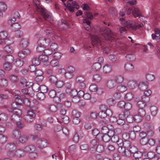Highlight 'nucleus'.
Returning a JSON list of instances; mask_svg holds the SVG:
<instances>
[{
	"label": "nucleus",
	"instance_id": "obj_1",
	"mask_svg": "<svg viewBox=\"0 0 160 160\" xmlns=\"http://www.w3.org/2000/svg\"><path fill=\"white\" fill-rule=\"evenodd\" d=\"M99 32H96L94 34H90L89 37L92 41L93 46L97 47L98 48H101L104 44V42L100 34L106 39L109 41H112L114 37L112 33V31H98Z\"/></svg>",
	"mask_w": 160,
	"mask_h": 160
},
{
	"label": "nucleus",
	"instance_id": "obj_2",
	"mask_svg": "<svg viewBox=\"0 0 160 160\" xmlns=\"http://www.w3.org/2000/svg\"><path fill=\"white\" fill-rule=\"evenodd\" d=\"M18 145L13 143L7 144L5 148L6 151L7 155L9 157L16 156L18 158H20L24 156L25 152L24 149H18Z\"/></svg>",
	"mask_w": 160,
	"mask_h": 160
},
{
	"label": "nucleus",
	"instance_id": "obj_3",
	"mask_svg": "<svg viewBox=\"0 0 160 160\" xmlns=\"http://www.w3.org/2000/svg\"><path fill=\"white\" fill-rule=\"evenodd\" d=\"M119 147L118 151L122 157L124 158H129L131 156V154L129 151V149L131 147V142L128 141H122V142L119 144Z\"/></svg>",
	"mask_w": 160,
	"mask_h": 160
},
{
	"label": "nucleus",
	"instance_id": "obj_4",
	"mask_svg": "<svg viewBox=\"0 0 160 160\" xmlns=\"http://www.w3.org/2000/svg\"><path fill=\"white\" fill-rule=\"evenodd\" d=\"M122 20V22L124 25V26L128 28H130L132 30H136L139 29L143 27V25L141 22L136 23L130 20H125L123 18H120V20Z\"/></svg>",
	"mask_w": 160,
	"mask_h": 160
},
{
	"label": "nucleus",
	"instance_id": "obj_5",
	"mask_svg": "<svg viewBox=\"0 0 160 160\" xmlns=\"http://www.w3.org/2000/svg\"><path fill=\"white\" fill-rule=\"evenodd\" d=\"M100 111L98 113V116L102 119H104L108 117L109 118L110 116H112V112L108 107L105 105H102L100 107Z\"/></svg>",
	"mask_w": 160,
	"mask_h": 160
},
{
	"label": "nucleus",
	"instance_id": "obj_6",
	"mask_svg": "<svg viewBox=\"0 0 160 160\" xmlns=\"http://www.w3.org/2000/svg\"><path fill=\"white\" fill-rule=\"evenodd\" d=\"M11 93L14 95V98L15 99V101L12 102L11 104V107L13 108V110H14L16 109V108H18L22 103V100L21 96L16 95V94L19 95L20 93L21 94L19 91L17 90L14 91H12L11 92Z\"/></svg>",
	"mask_w": 160,
	"mask_h": 160
},
{
	"label": "nucleus",
	"instance_id": "obj_7",
	"mask_svg": "<svg viewBox=\"0 0 160 160\" xmlns=\"http://www.w3.org/2000/svg\"><path fill=\"white\" fill-rule=\"evenodd\" d=\"M33 107H31L30 109L27 111V114L23 117V119L27 122H32L36 116L35 113L33 111Z\"/></svg>",
	"mask_w": 160,
	"mask_h": 160
},
{
	"label": "nucleus",
	"instance_id": "obj_8",
	"mask_svg": "<svg viewBox=\"0 0 160 160\" xmlns=\"http://www.w3.org/2000/svg\"><path fill=\"white\" fill-rule=\"evenodd\" d=\"M9 112H12L10 119L13 122H16L19 120H20L21 116L22 115V112L21 110L19 109H15L11 110H8Z\"/></svg>",
	"mask_w": 160,
	"mask_h": 160
},
{
	"label": "nucleus",
	"instance_id": "obj_9",
	"mask_svg": "<svg viewBox=\"0 0 160 160\" xmlns=\"http://www.w3.org/2000/svg\"><path fill=\"white\" fill-rule=\"evenodd\" d=\"M149 100V98L145 97L142 96L141 98H136L135 99V101L137 102L136 105L140 108H142L145 107L147 104Z\"/></svg>",
	"mask_w": 160,
	"mask_h": 160
},
{
	"label": "nucleus",
	"instance_id": "obj_10",
	"mask_svg": "<svg viewBox=\"0 0 160 160\" xmlns=\"http://www.w3.org/2000/svg\"><path fill=\"white\" fill-rule=\"evenodd\" d=\"M38 12L45 20L49 21L51 19V14L43 7H40L38 8Z\"/></svg>",
	"mask_w": 160,
	"mask_h": 160
},
{
	"label": "nucleus",
	"instance_id": "obj_11",
	"mask_svg": "<svg viewBox=\"0 0 160 160\" xmlns=\"http://www.w3.org/2000/svg\"><path fill=\"white\" fill-rule=\"evenodd\" d=\"M85 79L82 76H79L77 77L76 79L77 84L78 87L81 89H83L86 87V85L84 81Z\"/></svg>",
	"mask_w": 160,
	"mask_h": 160
},
{
	"label": "nucleus",
	"instance_id": "obj_12",
	"mask_svg": "<svg viewBox=\"0 0 160 160\" xmlns=\"http://www.w3.org/2000/svg\"><path fill=\"white\" fill-rule=\"evenodd\" d=\"M51 42V41L49 38L44 37H39L38 42V44L46 46L49 45Z\"/></svg>",
	"mask_w": 160,
	"mask_h": 160
},
{
	"label": "nucleus",
	"instance_id": "obj_13",
	"mask_svg": "<svg viewBox=\"0 0 160 160\" xmlns=\"http://www.w3.org/2000/svg\"><path fill=\"white\" fill-rule=\"evenodd\" d=\"M148 82L146 81L140 82L138 84V89L141 91H144L148 88Z\"/></svg>",
	"mask_w": 160,
	"mask_h": 160
},
{
	"label": "nucleus",
	"instance_id": "obj_14",
	"mask_svg": "<svg viewBox=\"0 0 160 160\" xmlns=\"http://www.w3.org/2000/svg\"><path fill=\"white\" fill-rule=\"evenodd\" d=\"M48 144L47 140L44 138L41 139L38 141L37 146L40 148H42L46 147Z\"/></svg>",
	"mask_w": 160,
	"mask_h": 160
},
{
	"label": "nucleus",
	"instance_id": "obj_15",
	"mask_svg": "<svg viewBox=\"0 0 160 160\" xmlns=\"http://www.w3.org/2000/svg\"><path fill=\"white\" fill-rule=\"evenodd\" d=\"M117 85L115 81L113 79H110L107 82L106 86L109 89H112L115 88Z\"/></svg>",
	"mask_w": 160,
	"mask_h": 160
},
{
	"label": "nucleus",
	"instance_id": "obj_16",
	"mask_svg": "<svg viewBox=\"0 0 160 160\" xmlns=\"http://www.w3.org/2000/svg\"><path fill=\"white\" fill-rule=\"evenodd\" d=\"M57 110V107L54 105H50L48 106L46 112L48 114H50L52 113H54Z\"/></svg>",
	"mask_w": 160,
	"mask_h": 160
},
{
	"label": "nucleus",
	"instance_id": "obj_17",
	"mask_svg": "<svg viewBox=\"0 0 160 160\" xmlns=\"http://www.w3.org/2000/svg\"><path fill=\"white\" fill-rule=\"evenodd\" d=\"M35 147L32 145H28L26 146L24 148V151L25 152L29 153L33 152L35 151Z\"/></svg>",
	"mask_w": 160,
	"mask_h": 160
},
{
	"label": "nucleus",
	"instance_id": "obj_18",
	"mask_svg": "<svg viewBox=\"0 0 160 160\" xmlns=\"http://www.w3.org/2000/svg\"><path fill=\"white\" fill-rule=\"evenodd\" d=\"M125 70L129 72H132L134 70V68L133 65L130 63H127L124 65Z\"/></svg>",
	"mask_w": 160,
	"mask_h": 160
},
{
	"label": "nucleus",
	"instance_id": "obj_19",
	"mask_svg": "<svg viewBox=\"0 0 160 160\" xmlns=\"http://www.w3.org/2000/svg\"><path fill=\"white\" fill-rule=\"evenodd\" d=\"M114 134V133L112 134L111 140L112 142L116 143L119 146V143L122 142V140L121 139H119L118 135Z\"/></svg>",
	"mask_w": 160,
	"mask_h": 160
},
{
	"label": "nucleus",
	"instance_id": "obj_20",
	"mask_svg": "<svg viewBox=\"0 0 160 160\" xmlns=\"http://www.w3.org/2000/svg\"><path fill=\"white\" fill-rule=\"evenodd\" d=\"M21 135V132L18 130H14L12 131V137L13 138L18 139Z\"/></svg>",
	"mask_w": 160,
	"mask_h": 160
},
{
	"label": "nucleus",
	"instance_id": "obj_21",
	"mask_svg": "<svg viewBox=\"0 0 160 160\" xmlns=\"http://www.w3.org/2000/svg\"><path fill=\"white\" fill-rule=\"evenodd\" d=\"M39 59L40 61L42 62L44 65H47L48 60V57L45 55H40L39 57Z\"/></svg>",
	"mask_w": 160,
	"mask_h": 160
},
{
	"label": "nucleus",
	"instance_id": "obj_22",
	"mask_svg": "<svg viewBox=\"0 0 160 160\" xmlns=\"http://www.w3.org/2000/svg\"><path fill=\"white\" fill-rule=\"evenodd\" d=\"M112 70V66L111 65L107 64L103 67V72L104 73L107 74L109 73Z\"/></svg>",
	"mask_w": 160,
	"mask_h": 160
},
{
	"label": "nucleus",
	"instance_id": "obj_23",
	"mask_svg": "<svg viewBox=\"0 0 160 160\" xmlns=\"http://www.w3.org/2000/svg\"><path fill=\"white\" fill-rule=\"evenodd\" d=\"M19 141H15L13 142L15 144L17 143L18 145V144L20 143V142H21L22 143H24L26 142L28 140V137L27 136L25 135H23L22 136H21L19 138Z\"/></svg>",
	"mask_w": 160,
	"mask_h": 160
},
{
	"label": "nucleus",
	"instance_id": "obj_24",
	"mask_svg": "<svg viewBox=\"0 0 160 160\" xmlns=\"http://www.w3.org/2000/svg\"><path fill=\"white\" fill-rule=\"evenodd\" d=\"M3 51L6 53L10 54L13 52V48L11 45H6L4 47Z\"/></svg>",
	"mask_w": 160,
	"mask_h": 160
},
{
	"label": "nucleus",
	"instance_id": "obj_25",
	"mask_svg": "<svg viewBox=\"0 0 160 160\" xmlns=\"http://www.w3.org/2000/svg\"><path fill=\"white\" fill-rule=\"evenodd\" d=\"M125 57L127 60L129 61H134L136 59V56L133 53H128Z\"/></svg>",
	"mask_w": 160,
	"mask_h": 160
},
{
	"label": "nucleus",
	"instance_id": "obj_26",
	"mask_svg": "<svg viewBox=\"0 0 160 160\" xmlns=\"http://www.w3.org/2000/svg\"><path fill=\"white\" fill-rule=\"evenodd\" d=\"M8 119V117L6 114L2 113L0 114V122L5 123Z\"/></svg>",
	"mask_w": 160,
	"mask_h": 160
},
{
	"label": "nucleus",
	"instance_id": "obj_27",
	"mask_svg": "<svg viewBox=\"0 0 160 160\" xmlns=\"http://www.w3.org/2000/svg\"><path fill=\"white\" fill-rule=\"evenodd\" d=\"M128 87L130 89H133L137 85V82L136 80L129 81L127 84Z\"/></svg>",
	"mask_w": 160,
	"mask_h": 160
},
{
	"label": "nucleus",
	"instance_id": "obj_28",
	"mask_svg": "<svg viewBox=\"0 0 160 160\" xmlns=\"http://www.w3.org/2000/svg\"><path fill=\"white\" fill-rule=\"evenodd\" d=\"M29 44V42L27 39L23 38L20 41V47L22 48L26 47Z\"/></svg>",
	"mask_w": 160,
	"mask_h": 160
},
{
	"label": "nucleus",
	"instance_id": "obj_29",
	"mask_svg": "<svg viewBox=\"0 0 160 160\" xmlns=\"http://www.w3.org/2000/svg\"><path fill=\"white\" fill-rule=\"evenodd\" d=\"M150 110L151 115L153 116H155L157 113V107L155 105H151L150 107Z\"/></svg>",
	"mask_w": 160,
	"mask_h": 160
},
{
	"label": "nucleus",
	"instance_id": "obj_30",
	"mask_svg": "<svg viewBox=\"0 0 160 160\" xmlns=\"http://www.w3.org/2000/svg\"><path fill=\"white\" fill-rule=\"evenodd\" d=\"M57 119L58 122L60 123L61 125L63 123L65 124H67L69 122V118L67 116H62L61 121H59L58 119Z\"/></svg>",
	"mask_w": 160,
	"mask_h": 160
},
{
	"label": "nucleus",
	"instance_id": "obj_31",
	"mask_svg": "<svg viewBox=\"0 0 160 160\" xmlns=\"http://www.w3.org/2000/svg\"><path fill=\"white\" fill-rule=\"evenodd\" d=\"M154 127L153 126L151 125L149 126L146 132L147 135L148 137H151L153 135Z\"/></svg>",
	"mask_w": 160,
	"mask_h": 160
},
{
	"label": "nucleus",
	"instance_id": "obj_32",
	"mask_svg": "<svg viewBox=\"0 0 160 160\" xmlns=\"http://www.w3.org/2000/svg\"><path fill=\"white\" fill-rule=\"evenodd\" d=\"M124 77L121 75H117L115 77V79H114L116 82V83H122L124 80Z\"/></svg>",
	"mask_w": 160,
	"mask_h": 160
},
{
	"label": "nucleus",
	"instance_id": "obj_33",
	"mask_svg": "<svg viewBox=\"0 0 160 160\" xmlns=\"http://www.w3.org/2000/svg\"><path fill=\"white\" fill-rule=\"evenodd\" d=\"M155 33L152 34V37L153 39L157 41L160 39V31H155Z\"/></svg>",
	"mask_w": 160,
	"mask_h": 160
},
{
	"label": "nucleus",
	"instance_id": "obj_34",
	"mask_svg": "<svg viewBox=\"0 0 160 160\" xmlns=\"http://www.w3.org/2000/svg\"><path fill=\"white\" fill-rule=\"evenodd\" d=\"M117 90L119 92L122 93L126 91L127 90V87L124 85H120L117 88Z\"/></svg>",
	"mask_w": 160,
	"mask_h": 160
},
{
	"label": "nucleus",
	"instance_id": "obj_35",
	"mask_svg": "<svg viewBox=\"0 0 160 160\" xmlns=\"http://www.w3.org/2000/svg\"><path fill=\"white\" fill-rule=\"evenodd\" d=\"M103 140L104 142H108L111 139L112 133L103 134Z\"/></svg>",
	"mask_w": 160,
	"mask_h": 160
},
{
	"label": "nucleus",
	"instance_id": "obj_36",
	"mask_svg": "<svg viewBox=\"0 0 160 160\" xmlns=\"http://www.w3.org/2000/svg\"><path fill=\"white\" fill-rule=\"evenodd\" d=\"M101 131L103 134L108 133H112V134L114 133V132L112 131H109L108 128L106 126H103L101 128Z\"/></svg>",
	"mask_w": 160,
	"mask_h": 160
},
{
	"label": "nucleus",
	"instance_id": "obj_37",
	"mask_svg": "<svg viewBox=\"0 0 160 160\" xmlns=\"http://www.w3.org/2000/svg\"><path fill=\"white\" fill-rule=\"evenodd\" d=\"M14 64L16 67H21L23 65V62L21 59H16L15 60Z\"/></svg>",
	"mask_w": 160,
	"mask_h": 160
},
{
	"label": "nucleus",
	"instance_id": "obj_38",
	"mask_svg": "<svg viewBox=\"0 0 160 160\" xmlns=\"http://www.w3.org/2000/svg\"><path fill=\"white\" fill-rule=\"evenodd\" d=\"M34 74L37 77H40V81H42L43 79V78L42 76L43 72L41 70H37L36 71H35V72Z\"/></svg>",
	"mask_w": 160,
	"mask_h": 160
},
{
	"label": "nucleus",
	"instance_id": "obj_39",
	"mask_svg": "<svg viewBox=\"0 0 160 160\" xmlns=\"http://www.w3.org/2000/svg\"><path fill=\"white\" fill-rule=\"evenodd\" d=\"M4 59L6 62L12 63L13 61L14 58L12 55L9 54L5 57Z\"/></svg>",
	"mask_w": 160,
	"mask_h": 160
},
{
	"label": "nucleus",
	"instance_id": "obj_40",
	"mask_svg": "<svg viewBox=\"0 0 160 160\" xmlns=\"http://www.w3.org/2000/svg\"><path fill=\"white\" fill-rule=\"evenodd\" d=\"M8 81L5 79H0V86L5 87L8 86Z\"/></svg>",
	"mask_w": 160,
	"mask_h": 160
},
{
	"label": "nucleus",
	"instance_id": "obj_41",
	"mask_svg": "<svg viewBox=\"0 0 160 160\" xmlns=\"http://www.w3.org/2000/svg\"><path fill=\"white\" fill-rule=\"evenodd\" d=\"M132 13L135 17L141 16L140 14V11L139 9L137 8H135L132 11Z\"/></svg>",
	"mask_w": 160,
	"mask_h": 160
},
{
	"label": "nucleus",
	"instance_id": "obj_42",
	"mask_svg": "<svg viewBox=\"0 0 160 160\" xmlns=\"http://www.w3.org/2000/svg\"><path fill=\"white\" fill-rule=\"evenodd\" d=\"M3 66L4 68L7 71L10 70L12 68V63L7 62L4 64Z\"/></svg>",
	"mask_w": 160,
	"mask_h": 160
},
{
	"label": "nucleus",
	"instance_id": "obj_43",
	"mask_svg": "<svg viewBox=\"0 0 160 160\" xmlns=\"http://www.w3.org/2000/svg\"><path fill=\"white\" fill-rule=\"evenodd\" d=\"M137 113L143 118L145 115L146 112L144 109L141 108L138 109Z\"/></svg>",
	"mask_w": 160,
	"mask_h": 160
},
{
	"label": "nucleus",
	"instance_id": "obj_44",
	"mask_svg": "<svg viewBox=\"0 0 160 160\" xmlns=\"http://www.w3.org/2000/svg\"><path fill=\"white\" fill-rule=\"evenodd\" d=\"M101 68V64L100 63L96 62L94 63L92 66V68L94 70L98 71Z\"/></svg>",
	"mask_w": 160,
	"mask_h": 160
},
{
	"label": "nucleus",
	"instance_id": "obj_45",
	"mask_svg": "<svg viewBox=\"0 0 160 160\" xmlns=\"http://www.w3.org/2000/svg\"><path fill=\"white\" fill-rule=\"evenodd\" d=\"M49 80L50 82L53 83H55L58 80L57 77L54 74L50 76Z\"/></svg>",
	"mask_w": 160,
	"mask_h": 160
},
{
	"label": "nucleus",
	"instance_id": "obj_46",
	"mask_svg": "<svg viewBox=\"0 0 160 160\" xmlns=\"http://www.w3.org/2000/svg\"><path fill=\"white\" fill-rule=\"evenodd\" d=\"M142 118L141 116L137 113L133 116L134 121L136 122H139L141 121Z\"/></svg>",
	"mask_w": 160,
	"mask_h": 160
},
{
	"label": "nucleus",
	"instance_id": "obj_47",
	"mask_svg": "<svg viewBox=\"0 0 160 160\" xmlns=\"http://www.w3.org/2000/svg\"><path fill=\"white\" fill-rule=\"evenodd\" d=\"M37 99L39 100H42L45 98L44 93L41 92H39L36 95Z\"/></svg>",
	"mask_w": 160,
	"mask_h": 160
},
{
	"label": "nucleus",
	"instance_id": "obj_48",
	"mask_svg": "<svg viewBox=\"0 0 160 160\" xmlns=\"http://www.w3.org/2000/svg\"><path fill=\"white\" fill-rule=\"evenodd\" d=\"M38 89L40 91V92L43 93H46L48 91L47 87L44 85H42L40 87L38 86Z\"/></svg>",
	"mask_w": 160,
	"mask_h": 160
},
{
	"label": "nucleus",
	"instance_id": "obj_49",
	"mask_svg": "<svg viewBox=\"0 0 160 160\" xmlns=\"http://www.w3.org/2000/svg\"><path fill=\"white\" fill-rule=\"evenodd\" d=\"M40 60L38 58H34L32 60V64L36 66L39 65L40 63Z\"/></svg>",
	"mask_w": 160,
	"mask_h": 160
},
{
	"label": "nucleus",
	"instance_id": "obj_50",
	"mask_svg": "<svg viewBox=\"0 0 160 160\" xmlns=\"http://www.w3.org/2000/svg\"><path fill=\"white\" fill-rule=\"evenodd\" d=\"M8 35V32L6 31H2L0 32V38L1 39H5L6 38Z\"/></svg>",
	"mask_w": 160,
	"mask_h": 160
},
{
	"label": "nucleus",
	"instance_id": "obj_51",
	"mask_svg": "<svg viewBox=\"0 0 160 160\" xmlns=\"http://www.w3.org/2000/svg\"><path fill=\"white\" fill-rule=\"evenodd\" d=\"M52 56L53 59L58 60L61 58L62 54L60 52H57L54 53Z\"/></svg>",
	"mask_w": 160,
	"mask_h": 160
},
{
	"label": "nucleus",
	"instance_id": "obj_52",
	"mask_svg": "<svg viewBox=\"0 0 160 160\" xmlns=\"http://www.w3.org/2000/svg\"><path fill=\"white\" fill-rule=\"evenodd\" d=\"M93 79L95 82H98L101 80L102 77L100 75L96 74L93 75Z\"/></svg>",
	"mask_w": 160,
	"mask_h": 160
},
{
	"label": "nucleus",
	"instance_id": "obj_53",
	"mask_svg": "<svg viewBox=\"0 0 160 160\" xmlns=\"http://www.w3.org/2000/svg\"><path fill=\"white\" fill-rule=\"evenodd\" d=\"M133 97V94L131 92H129L126 94L125 98L127 100L130 101L132 99Z\"/></svg>",
	"mask_w": 160,
	"mask_h": 160
},
{
	"label": "nucleus",
	"instance_id": "obj_54",
	"mask_svg": "<svg viewBox=\"0 0 160 160\" xmlns=\"http://www.w3.org/2000/svg\"><path fill=\"white\" fill-rule=\"evenodd\" d=\"M7 9L6 5L4 2H0V11L4 12Z\"/></svg>",
	"mask_w": 160,
	"mask_h": 160
},
{
	"label": "nucleus",
	"instance_id": "obj_55",
	"mask_svg": "<svg viewBox=\"0 0 160 160\" xmlns=\"http://www.w3.org/2000/svg\"><path fill=\"white\" fill-rule=\"evenodd\" d=\"M155 156V153L152 151H149L147 153H146V156H145V157H147L150 159L153 158Z\"/></svg>",
	"mask_w": 160,
	"mask_h": 160
},
{
	"label": "nucleus",
	"instance_id": "obj_56",
	"mask_svg": "<svg viewBox=\"0 0 160 160\" xmlns=\"http://www.w3.org/2000/svg\"><path fill=\"white\" fill-rule=\"evenodd\" d=\"M50 64L52 67H58L59 66L57 60L54 59L51 61Z\"/></svg>",
	"mask_w": 160,
	"mask_h": 160
},
{
	"label": "nucleus",
	"instance_id": "obj_57",
	"mask_svg": "<svg viewBox=\"0 0 160 160\" xmlns=\"http://www.w3.org/2000/svg\"><path fill=\"white\" fill-rule=\"evenodd\" d=\"M64 6L68 8L69 11L71 12H73L74 11V7H73L72 5L69 2L66 5L65 3L64 4Z\"/></svg>",
	"mask_w": 160,
	"mask_h": 160
},
{
	"label": "nucleus",
	"instance_id": "obj_58",
	"mask_svg": "<svg viewBox=\"0 0 160 160\" xmlns=\"http://www.w3.org/2000/svg\"><path fill=\"white\" fill-rule=\"evenodd\" d=\"M137 148L135 146H131L129 149V151L130 154L131 153H133L135 154L136 153H139L140 152H137Z\"/></svg>",
	"mask_w": 160,
	"mask_h": 160
},
{
	"label": "nucleus",
	"instance_id": "obj_59",
	"mask_svg": "<svg viewBox=\"0 0 160 160\" xmlns=\"http://www.w3.org/2000/svg\"><path fill=\"white\" fill-rule=\"evenodd\" d=\"M53 51L50 48H46L44 49V53L45 55L47 56L51 55Z\"/></svg>",
	"mask_w": 160,
	"mask_h": 160
},
{
	"label": "nucleus",
	"instance_id": "obj_60",
	"mask_svg": "<svg viewBox=\"0 0 160 160\" xmlns=\"http://www.w3.org/2000/svg\"><path fill=\"white\" fill-rule=\"evenodd\" d=\"M146 78L148 81H152L154 79L155 76L153 74H148L146 75Z\"/></svg>",
	"mask_w": 160,
	"mask_h": 160
},
{
	"label": "nucleus",
	"instance_id": "obj_61",
	"mask_svg": "<svg viewBox=\"0 0 160 160\" xmlns=\"http://www.w3.org/2000/svg\"><path fill=\"white\" fill-rule=\"evenodd\" d=\"M58 48V45L56 43H53L50 45V48L53 51L57 50Z\"/></svg>",
	"mask_w": 160,
	"mask_h": 160
},
{
	"label": "nucleus",
	"instance_id": "obj_62",
	"mask_svg": "<svg viewBox=\"0 0 160 160\" xmlns=\"http://www.w3.org/2000/svg\"><path fill=\"white\" fill-rule=\"evenodd\" d=\"M109 13L112 16H116L117 15L116 9L114 8H111L109 9Z\"/></svg>",
	"mask_w": 160,
	"mask_h": 160
},
{
	"label": "nucleus",
	"instance_id": "obj_63",
	"mask_svg": "<svg viewBox=\"0 0 160 160\" xmlns=\"http://www.w3.org/2000/svg\"><path fill=\"white\" fill-rule=\"evenodd\" d=\"M89 90L92 92H96L98 90V87L96 85L93 84L91 85L89 88Z\"/></svg>",
	"mask_w": 160,
	"mask_h": 160
},
{
	"label": "nucleus",
	"instance_id": "obj_64",
	"mask_svg": "<svg viewBox=\"0 0 160 160\" xmlns=\"http://www.w3.org/2000/svg\"><path fill=\"white\" fill-rule=\"evenodd\" d=\"M143 155L141 152L135 153L133 154V157L135 158L134 160H139V158Z\"/></svg>",
	"mask_w": 160,
	"mask_h": 160
}]
</instances>
